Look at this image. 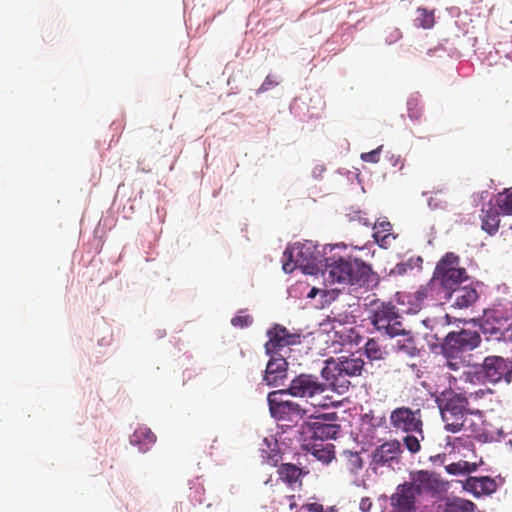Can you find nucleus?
<instances>
[{"mask_svg": "<svg viewBox=\"0 0 512 512\" xmlns=\"http://www.w3.org/2000/svg\"><path fill=\"white\" fill-rule=\"evenodd\" d=\"M364 352L367 358H369L371 361L384 359L386 354L384 348L379 344L378 341L374 339H369L366 342L364 346Z\"/></svg>", "mask_w": 512, "mask_h": 512, "instance_id": "cd10ccee", "label": "nucleus"}, {"mask_svg": "<svg viewBox=\"0 0 512 512\" xmlns=\"http://www.w3.org/2000/svg\"><path fill=\"white\" fill-rule=\"evenodd\" d=\"M416 27L423 29H430L434 26L435 17L433 11H428L426 8H418L416 10V17L414 19Z\"/></svg>", "mask_w": 512, "mask_h": 512, "instance_id": "bb28decb", "label": "nucleus"}, {"mask_svg": "<svg viewBox=\"0 0 512 512\" xmlns=\"http://www.w3.org/2000/svg\"><path fill=\"white\" fill-rule=\"evenodd\" d=\"M372 507L370 498H362L359 504V508L363 512H368Z\"/></svg>", "mask_w": 512, "mask_h": 512, "instance_id": "c03bdc74", "label": "nucleus"}, {"mask_svg": "<svg viewBox=\"0 0 512 512\" xmlns=\"http://www.w3.org/2000/svg\"><path fill=\"white\" fill-rule=\"evenodd\" d=\"M352 269L348 271L347 285L353 289L364 288L372 290L379 284V276L371 266L360 259L348 258V264Z\"/></svg>", "mask_w": 512, "mask_h": 512, "instance_id": "9d476101", "label": "nucleus"}, {"mask_svg": "<svg viewBox=\"0 0 512 512\" xmlns=\"http://www.w3.org/2000/svg\"><path fill=\"white\" fill-rule=\"evenodd\" d=\"M283 270L291 273L297 266L310 268L315 266L316 257L312 250V244L295 243L292 247H287L283 253Z\"/></svg>", "mask_w": 512, "mask_h": 512, "instance_id": "9b49d317", "label": "nucleus"}, {"mask_svg": "<svg viewBox=\"0 0 512 512\" xmlns=\"http://www.w3.org/2000/svg\"><path fill=\"white\" fill-rule=\"evenodd\" d=\"M389 422L395 432L414 433L423 439V421L420 409L401 406L391 411Z\"/></svg>", "mask_w": 512, "mask_h": 512, "instance_id": "0eeeda50", "label": "nucleus"}, {"mask_svg": "<svg viewBox=\"0 0 512 512\" xmlns=\"http://www.w3.org/2000/svg\"><path fill=\"white\" fill-rule=\"evenodd\" d=\"M469 278L464 267L460 266V258L453 252H447L436 264L432 283L441 286L445 292L461 285Z\"/></svg>", "mask_w": 512, "mask_h": 512, "instance_id": "39448f33", "label": "nucleus"}, {"mask_svg": "<svg viewBox=\"0 0 512 512\" xmlns=\"http://www.w3.org/2000/svg\"><path fill=\"white\" fill-rule=\"evenodd\" d=\"M364 370V360L356 354H350L326 360L321 376L333 391L344 394L351 387V378L360 377Z\"/></svg>", "mask_w": 512, "mask_h": 512, "instance_id": "f03ea898", "label": "nucleus"}, {"mask_svg": "<svg viewBox=\"0 0 512 512\" xmlns=\"http://www.w3.org/2000/svg\"><path fill=\"white\" fill-rule=\"evenodd\" d=\"M269 341L265 344L267 354H280L279 351L284 347L294 345L299 342V335L291 334L280 325L268 331Z\"/></svg>", "mask_w": 512, "mask_h": 512, "instance_id": "dca6fc26", "label": "nucleus"}, {"mask_svg": "<svg viewBox=\"0 0 512 512\" xmlns=\"http://www.w3.org/2000/svg\"><path fill=\"white\" fill-rule=\"evenodd\" d=\"M288 395L289 393L283 389L272 391L267 396V402L271 416L292 427L303 420L309 410L293 400L286 399Z\"/></svg>", "mask_w": 512, "mask_h": 512, "instance_id": "20e7f679", "label": "nucleus"}, {"mask_svg": "<svg viewBox=\"0 0 512 512\" xmlns=\"http://www.w3.org/2000/svg\"><path fill=\"white\" fill-rule=\"evenodd\" d=\"M435 402L445 423L446 431L451 433H457L461 430L471 433L479 432L478 425L466 417L467 414H472L468 409V398L466 396L452 389H445L436 396Z\"/></svg>", "mask_w": 512, "mask_h": 512, "instance_id": "f257e3e1", "label": "nucleus"}, {"mask_svg": "<svg viewBox=\"0 0 512 512\" xmlns=\"http://www.w3.org/2000/svg\"><path fill=\"white\" fill-rule=\"evenodd\" d=\"M382 147L383 146L381 145V146L377 147L375 150H372V151L366 152V153H362L361 160H363L364 162L378 163Z\"/></svg>", "mask_w": 512, "mask_h": 512, "instance_id": "4c0bfd02", "label": "nucleus"}, {"mask_svg": "<svg viewBox=\"0 0 512 512\" xmlns=\"http://www.w3.org/2000/svg\"><path fill=\"white\" fill-rule=\"evenodd\" d=\"M307 512H324L323 506L318 503H310L304 506Z\"/></svg>", "mask_w": 512, "mask_h": 512, "instance_id": "a18cd8bd", "label": "nucleus"}, {"mask_svg": "<svg viewBox=\"0 0 512 512\" xmlns=\"http://www.w3.org/2000/svg\"><path fill=\"white\" fill-rule=\"evenodd\" d=\"M278 83L271 77V75H268L265 80L263 81V83L261 84L260 88H259V92H265V91H268L270 89H272L273 87H275Z\"/></svg>", "mask_w": 512, "mask_h": 512, "instance_id": "79ce46f5", "label": "nucleus"}, {"mask_svg": "<svg viewBox=\"0 0 512 512\" xmlns=\"http://www.w3.org/2000/svg\"><path fill=\"white\" fill-rule=\"evenodd\" d=\"M278 474L281 480L292 485L300 480L303 471L295 464L283 463L278 468Z\"/></svg>", "mask_w": 512, "mask_h": 512, "instance_id": "393cba45", "label": "nucleus"}, {"mask_svg": "<svg viewBox=\"0 0 512 512\" xmlns=\"http://www.w3.org/2000/svg\"><path fill=\"white\" fill-rule=\"evenodd\" d=\"M312 405L313 406H320V407H325L326 406V404H322L320 402H318V403L313 402Z\"/></svg>", "mask_w": 512, "mask_h": 512, "instance_id": "de8ad7c7", "label": "nucleus"}, {"mask_svg": "<svg viewBox=\"0 0 512 512\" xmlns=\"http://www.w3.org/2000/svg\"><path fill=\"white\" fill-rule=\"evenodd\" d=\"M270 359L266 365L263 381L269 386H278L287 377L288 363L281 354H268Z\"/></svg>", "mask_w": 512, "mask_h": 512, "instance_id": "f3484780", "label": "nucleus"}, {"mask_svg": "<svg viewBox=\"0 0 512 512\" xmlns=\"http://www.w3.org/2000/svg\"><path fill=\"white\" fill-rule=\"evenodd\" d=\"M328 387V383L320 382L317 376L302 373L292 379L289 387L283 390L293 397L314 399L323 394Z\"/></svg>", "mask_w": 512, "mask_h": 512, "instance_id": "6e6552de", "label": "nucleus"}, {"mask_svg": "<svg viewBox=\"0 0 512 512\" xmlns=\"http://www.w3.org/2000/svg\"><path fill=\"white\" fill-rule=\"evenodd\" d=\"M496 205L506 215H512V191H505L498 195Z\"/></svg>", "mask_w": 512, "mask_h": 512, "instance_id": "c756f323", "label": "nucleus"}, {"mask_svg": "<svg viewBox=\"0 0 512 512\" xmlns=\"http://www.w3.org/2000/svg\"><path fill=\"white\" fill-rule=\"evenodd\" d=\"M480 330L488 341L512 343V316L503 308H494L484 312Z\"/></svg>", "mask_w": 512, "mask_h": 512, "instance_id": "423d86ee", "label": "nucleus"}, {"mask_svg": "<svg viewBox=\"0 0 512 512\" xmlns=\"http://www.w3.org/2000/svg\"><path fill=\"white\" fill-rule=\"evenodd\" d=\"M399 349L409 356H416L419 352L412 338H408L403 345L399 346Z\"/></svg>", "mask_w": 512, "mask_h": 512, "instance_id": "ea45409f", "label": "nucleus"}, {"mask_svg": "<svg viewBox=\"0 0 512 512\" xmlns=\"http://www.w3.org/2000/svg\"><path fill=\"white\" fill-rule=\"evenodd\" d=\"M335 413L323 414L316 421L308 423L307 433L314 440H332L336 439L341 432V426L336 423H326L323 420H336Z\"/></svg>", "mask_w": 512, "mask_h": 512, "instance_id": "4468645a", "label": "nucleus"}, {"mask_svg": "<svg viewBox=\"0 0 512 512\" xmlns=\"http://www.w3.org/2000/svg\"><path fill=\"white\" fill-rule=\"evenodd\" d=\"M156 442V436L148 427H139L130 436V443L140 452H147Z\"/></svg>", "mask_w": 512, "mask_h": 512, "instance_id": "5701e85b", "label": "nucleus"}, {"mask_svg": "<svg viewBox=\"0 0 512 512\" xmlns=\"http://www.w3.org/2000/svg\"><path fill=\"white\" fill-rule=\"evenodd\" d=\"M480 343V336L475 331L461 330L460 332L449 333L444 346L445 353L454 351L472 350Z\"/></svg>", "mask_w": 512, "mask_h": 512, "instance_id": "2eb2a0df", "label": "nucleus"}, {"mask_svg": "<svg viewBox=\"0 0 512 512\" xmlns=\"http://www.w3.org/2000/svg\"><path fill=\"white\" fill-rule=\"evenodd\" d=\"M318 294L321 295L322 297H327L329 295V291L313 287L308 292L307 297L308 298H315Z\"/></svg>", "mask_w": 512, "mask_h": 512, "instance_id": "37998d69", "label": "nucleus"}, {"mask_svg": "<svg viewBox=\"0 0 512 512\" xmlns=\"http://www.w3.org/2000/svg\"><path fill=\"white\" fill-rule=\"evenodd\" d=\"M475 509V503L463 498H454L445 504V512H474Z\"/></svg>", "mask_w": 512, "mask_h": 512, "instance_id": "a878e982", "label": "nucleus"}, {"mask_svg": "<svg viewBox=\"0 0 512 512\" xmlns=\"http://www.w3.org/2000/svg\"><path fill=\"white\" fill-rule=\"evenodd\" d=\"M436 285V283H432V279L429 283H427L424 286H421L416 292H415V298L418 301H423L424 299L431 297L433 292V287Z\"/></svg>", "mask_w": 512, "mask_h": 512, "instance_id": "72a5a7b5", "label": "nucleus"}, {"mask_svg": "<svg viewBox=\"0 0 512 512\" xmlns=\"http://www.w3.org/2000/svg\"><path fill=\"white\" fill-rule=\"evenodd\" d=\"M507 58H509L512 61V53L508 54Z\"/></svg>", "mask_w": 512, "mask_h": 512, "instance_id": "09e8293b", "label": "nucleus"}, {"mask_svg": "<svg viewBox=\"0 0 512 512\" xmlns=\"http://www.w3.org/2000/svg\"><path fill=\"white\" fill-rule=\"evenodd\" d=\"M485 378L491 383L512 381V361L501 356H487L481 366Z\"/></svg>", "mask_w": 512, "mask_h": 512, "instance_id": "f8f14e48", "label": "nucleus"}, {"mask_svg": "<svg viewBox=\"0 0 512 512\" xmlns=\"http://www.w3.org/2000/svg\"><path fill=\"white\" fill-rule=\"evenodd\" d=\"M253 323V318L250 315H237L232 318L231 324L234 327L245 328Z\"/></svg>", "mask_w": 512, "mask_h": 512, "instance_id": "e433bc0d", "label": "nucleus"}, {"mask_svg": "<svg viewBox=\"0 0 512 512\" xmlns=\"http://www.w3.org/2000/svg\"><path fill=\"white\" fill-rule=\"evenodd\" d=\"M446 294L452 301V306L459 309H466L473 306L479 297L477 290L470 285L463 287L460 285L456 286L454 289L447 291Z\"/></svg>", "mask_w": 512, "mask_h": 512, "instance_id": "a211bd4d", "label": "nucleus"}, {"mask_svg": "<svg viewBox=\"0 0 512 512\" xmlns=\"http://www.w3.org/2000/svg\"><path fill=\"white\" fill-rule=\"evenodd\" d=\"M368 314L371 324L379 332L390 337L405 334L403 317L391 301L372 300L368 305Z\"/></svg>", "mask_w": 512, "mask_h": 512, "instance_id": "7ed1b4c3", "label": "nucleus"}, {"mask_svg": "<svg viewBox=\"0 0 512 512\" xmlns=\"http://www.w3.org/2000/svg\"><path fill=\"white\" fill-rule=\"evenodd\" d=\"M352 269L348 271L347 285L353 289L364 288L372 290L379 284V276L371 266L360 259L348 258V264Z\"/></svg>", "mask_w": 512, "mask_h": 512, "instance_id": "1a4fd4ad", "label": "nucleus"}, {"mask_svg": "<svg viewBox=\"0 0 512 512\" xmlns=\"http://www.w3.org/2000/svg\"><path fill=\"white\" fill-rule=\"evenodd\" d=\"M403 442L405 447L411 452V453H417L420 451L421 445L418 437L416 435L407 434L403 438Z\"/></svg>", "mask_w": 512, "mask_h": 512, "instance_id": "473e14b6", "label": "nucleus"}, {"mask_svg": "<svg viewBox=\"0 0 512 512\" xmlns=\"http://www.w3.org/2000/svg\"><path fill=\"white\" fill-rule=\"evenodd\" d=\"M402 33L398 28H391L389 31H387V35L385 38V41L387 44H393L397 42L399 39H401Z\"/></svg>", "mask_w": 512, "mask_h": 512, "instance_id": "a19ab883", "label": "nucleus"}, {"mask_svg": "<svg viewBox=\"0 0 512 512\" xmlns=\"http://www.w3.org/2000/svg\"><path fill=\"white\" fill-rule=\"evenodd\" d=\"M347 264L348 259L342 257L330 263L327 262L324 271L326 279L332 284L338 283L347 285V281L349 280L348 271L352 269L350 266H347Z\"/></svg>", "mask_w": 512, "mask_h": 512, "instance_id": "412c9836", "label": "nucleus"}, {"mask_svg": "<svg viewBox=\"0 0 512 512\" xmlns=\"http://www.w3.org/2000/svg\"><path fill=\"white\" fill-rule=\"evenodd\" d=\"M492 395V390L489 389V388H483V389H478L474 392H470L468 393V396H466V398H468V402L469 401H473V402H480L482 400H485L487 399L488 397H490Z\"/></svg>", "mask_w": 512, "mask_h": 512, "instance_id": "2f4dec72", "label": "nucleus"}, {"mask_svg": "<svg viewBox=\"0 0 512 512\" xmlns=\"http://www.w3.org/2000/svg\"><path fill=\"white\" fill-rule=\"evenodd\" d=\"M481 227L490 235H494L499 229V212L490 202L484 206L480 214Z\"/></svg>", "mask_w": 512, "mask_h": 512, "instance_id": "4be33fe9", "label": "nucleus"}, {"mask_svg": "<svg viewBox=\"0 0 512 512\" xmlns=\"http://www.w3.org/2000/svg\"><path fill=\"white\" fill-rule=\"evenodd\" d=\"M402 452L398 440L387 441L378 446L372 453V461L377 465H385L397 460Z\"/></svg>", "mask_w": 512, "mask_h": 512, "instance_id": "6ab92c4d", "label": "nucleus"}, {"mask_svg": "<svg viewBox=\"0 0 512 512\" xmlns=\"http://www.w3.org/2000/svg\"><path fill=\"white\" fill-rule=\"evenodd\" d=\"M446 471L452 475L464 474L469 472V463H451L446 466Z\"/></svg>", "mask_w": 512, "mask_h": 512, "instance_id": "c9c22d12", "label": "nucleus"}, {"mask_svg": "<svg viewBox=\"0 0 512 512\" xmlns=\"http://www.w3.org/2000/svg\"><path fill=\"white\" fill-rule=\"evenodd\" d=\"M359 221L365 226L371 225V222L366 217L359 216Z\"/></svg>", "mask_w": 512, "mask_h": 512, "instance_id": "49530a36", "label": "nucleus"}, {"mask_svg": "<svg viewBox=\"0 0 512 512\" xmlns=\"http://www.w3.org/2000/svg\"><path fill=\"white\" fill-rule=\"evenodd\" d=\"M422 107L417 98H410L408 101V116L412 120H418L422 116Z\"/></svg>", "mask_w": 512, "mask_h": 512, "instance_id": "7c9ffc66", "label": "nucleus"}, {"mask_svg": "<svg viewBox=\"0 0 512 512\" xmlns=\"http://www.w3.org/2000/svg\"><path fill=\"white\" fill-rule=\"evenodd\" d=\"M310 453L319 461L328 464L335 458V446L333 444L325 445V448H310Z\"/></svg>", "mask_w": 512, "mask_h": 512, "instance_id": "c85d7f7f", "label": "nucleus"}, {"mask_svg": "<svg viewBox=\"0 0 512 512\" xmlns=\"http://www.w3.org/2000/svg\"><path fill=\"white\" fill-rule=\"evenodd\" d=\"M415 494H436L443 490L439 476L427 470L412 472L410 482H406Z\"/></svg>", "mask_w": 512, "mask_h": 512, "instance_id": "ddd939ff", "label": "nucleus"}, {"mask_svg": "<svg viewBox=\"0 0 512 512\" xmlns=\"http://www.w3.org/2000/svg\"><path fill=\"white\" fill-rule=\"evenodd\" d=\"M331 443H327L326 440H314V439H311V436H308L305 440H304V447L306 449L307 452L310 453V448L311 447H314L316 449H321V448H325V445H330Z\"/></svg>", "mask_w": 512, "mask_h": 512, "instance_id": "58836bf2", "label": "nucleus"}, {"mask_svg": "<svg viewBox=\"0 0 512 512\" xmlns=\"http://www.w3.org/2000/svg\"><path fill=\"white\" fill-rule=\"evenodd\" d=\"M463 488L472 493L475 497L490 495L497 489L496 481L489 476L468 477Z\"/></svg>", "mask_w": 512, "mask_h": 512, "instance_id": "aec40b11", "label": "nucleus"}, {"mask_svg": "<svg viewBox=\"0 0 512 512\" xmlns=\"http://www.w3.org/2000/svg\"><path fill=\"white\" fill-rule=\"evenodd\" d=\"M448 355L446 360V366L452 370V371H458L465 367V361L457 356H450L449 354H452L451 351L449 353H446Z\"/></svg>", "mask_w": 512, "mask_h": 512, "instance_id": "f704fd0d", "label": "nucleus"}, {"mask_svg": "<svg viewBox=\"0 0 512 512\" xmlns=\"http://www.w3.org/2000/svg\"><path fill=\"white\" fill-rule=\"evenodd\" d=\"M294 506H296V505H295V504H293V503H291V504H290L291 509H292Z\"/></svg>", "mask_w": 512, "mask_h": 512, "instance_id": "8fccbe9b", "label": "nucleus"}, {"mask_svg": "<svg viewBox=\"0 0 512 512\" xmlns=\"http://www.w3.org/2000/svg\"><path fill=\"white\" fill-rule=\"evenodd\" d=\"M373 238L382 248H387L395 240L396 236L392 233V225L389 221H379L373 224Z\"/></svg>", "mask_w": 512, "mask_h": 512, "instance_id": "b1692460", "label": "nucleus"}]
</instances>
